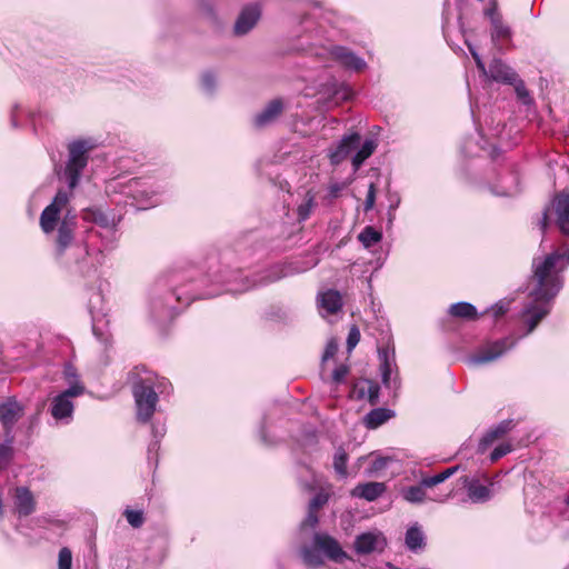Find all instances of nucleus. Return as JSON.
I'll use <instances>...</instances> for the list:
<instances>
[{
  "label": "nucleus",
  "mask_w": 569,
  "mask_h": 569,
  "mask_svg": "<svg viewBox=\"0 0 569 569\" xmlns=\"http://www.w3.org/2000/svg\"><path fill=\"white\" fill-rule=\"evenodd\" d=\"M569 266V249H559L545 259H533L532 288L530 301L522 309V317L528 326L527 335L532 332L538 323L549 315L551 301L562 288L561 272Z\"/></svg>",
  "instance_id": "1"
},
{
  "label": "nucleus",
  "mask_w": 569,
  "mask_h": 569,
  "mask_svg": "<svg viewBox=\"0 0 569 569\" xmlns=\"http://www.w3.org/2000/svg\"><path fill=\"white\" fill-rule=\"evenodd\" d=\"M93 138H80L68 143V159L63 170V179L69 190H59L52 202L44 208L40 216V226L44 233L54 230L61 211L69 203L72 190L79 184L82 171L88 166L89 153L97 148Z\"/></svg>",
  "instance_id": "2"
},
{
  "label": "nucleus",
  "mask_w": 569,
  "mask_h": 569,
  "mask_svg": "<svg viewBox=\"0 0 569 569\" xmlns=\"http://www.w3.org/2000/svg\"><path fill=\"white\" fill-rule=\"evenodd\" d=\"M24 407L16 398H8L0 403V421L4 429V442L0 445V470L4 469L12 456L14 436L12 428L23 416Z\"/></svg>",
  "instance_id": "3"
},
{
  "label": "nucleus",
  "mask_w": 569,
  "mask_h": 569,
  "mask_svg": "<svg viewBox=\"0 0 569 569\" xmlns=\"http://www.w3.org/2000/svg\"><path fill=\"white\" fill-rule=\"evenodd\" d=\"M132 393L137 407V419L149 422L158 403V392L151 378H140L133 383Z\"/></svg>",
  "instance_id": "4"
},
{
  "label": "nucleus",
  "mask_w": 569,
  "mask_h": 569,
  "mask_svg": "<svg viewBox=\"0 0 569 569\" xmlns=\"http://www.w3.org/2000/svg\"><path fill=\"white\" fill-rule=\"evenodd\" d=\"M86 392L83 383L70 386L59 395L54 396L50 401L49 411L57 421L69 423L72 420L74 403L73 398L82 396Z\"/></svg>",
  "instance_id": "5"
},
{
  "label": "nucleus",
  "mask_w": 569,
  "mask_h": 569,
  "mask_svg": "<svg viewBox=\"0 0 569 569\" xmlns=\"http://www.w3.org/2000/svg\"><path fill=\"white\" fill-rule=\"evenodd\" d=\"M457 470H458V467H450L438 475H435L432 477L422 478L418 486H410L402 490L403 499L411 503L423 502L427 498L425 488H431L439 483H442L443 481L449 479L451 476H453Z\"/></svg>",
  "instance_id": "6"
},
{
  "label": "nucleus",
  "mask_w": 569,
  "mask_h": 569,
  "mask_svg": "<svg viewBox=\"0 0 569 569\" xmlns=\"http://www.w3.org/2000/svg\"><path fill=\"white\" fill-rule=\"evenodd\" d=\"M517 339L512 337H506L486 345L482 349L475 355L470 361L473 365H485L499 359L508 350L512 349L517 345Z\"/></svg>",
  "instance_id": "7"
},
{
  "label": "nucleus",
  "mask_w": 569,
  "mask_h": 569,
  "mask_svg": "<svg viewBox=\"0 0 569 569\" xmlns=\"http://www.w3.org/2000/svg\"><path fill=\"white\" fill-rule=\"evenodd\" d=\"M387 546L385 536L378 531H368L358 535L353 541L355 551L358 555L381 552Z\"/></svg>",
  "instance_id": "8"
},
{
  "label": "nucleus",
  "mask_w": 569,
  "mask_h": 569,
  "mask_svg": "<svg viewBox=\"0 0 569 569\" xmlns=\"http://www.w3.org/2000/svg\"><path fill=\"white\" fill-rule=\"evenodd\" d=\"M315 546L325 553L330 560L341 563L346 559H349L348 555L341 548L337 539L328 533L317 532L312 539Z\"/></svg>",
  "instance_id": "9"
},
{
  "label": "nucleus",
  "mask_w": 569,
  "mask_h": 569,
  "mask_svg": "<svg viewBox=\"0 0 569 569\" xmlns=\"http://www.w3.org/2000/svg\"><path fill=\"white\" fill-rule=\"evenodd\" d=\"M289 272L286 270L282 266H274L270 270L267 271L266 276L261 277L259 280H252L250 281L247 277L241 278L242 286L236 287L232 286L230 282L228 284L227 291L232 293H240L249 290L250 288L268 284L270 282L280 280L284 277H287Z\"/></svg>",
  "instance_id": "10"
},
{
  "label": "nucleus",
  "mask_w": 569,
  "mask_h": 569,
  "mask_svg": "<svg viewBox=\"0 0 569 569\" xmlns=\"http://www.w3.org/2000/svg\"><path fill=\"white\" fill-rule=\"evenodd\" d=\"M378 357L380 361L381 380L386 388L397 389L399 387L397 377L391 378L395 363V351L389 348H379Z\"/></svg>",
  "instance_id": "11"
},
{
  "label": "nucleus",
  "mask_w": 569,
  "mask_h": 569,
  "mask_svg": "<svg viewBox=\"0 0 569 569\" xmlns=\"http://www.w3.org/2000/svg\"><path fill=\"white\" fill-rule=\"evenodd\" d=\"M360 139L361 137L357 132L345 136L338 146L329 152L331 164L341 163L360 144Z\"/></svg>",
  "instance_id": "12"
},
{
  "label": "nucleus",
  "mask_w": 569,
  "mask_h": 569,
  "mask_svg": "<svg viewBox=\"0 0 569 569\" xmlns=\"http://www.w3.org/2000/svg\"><path fill=\"white\" fill-rule=\"evenodd\" d=\"M283 102L281 99H273L253 117V126L258 129L272 124L282 113Z\"/></svg>",
  "instance_id": "13"
},
{
  "label": "nucleus",
  "mask_w": 569,
  "mask_h": 569,
  "mask_svg": "<svg viewBox=\"0 0 569 569\" xmlns=\"http://www.w3.org/2000/svg\"><path fill=\"white\" fill-rule=\"evenodd\" d=\"M330 54L337 60L342 67L353 70L361 71L366 68V61L358 57L355 52L346 47H332Z\"/></svg>",
  "instance_id": "14"
},
{
  "label": "nucleus",
  "mask_w": 569,
  "mask_h": 569,
  "mask_svg": "<svg viewBox=\"0 0 569 569\" xmlns=\"http://www.w3.org/2000/svg\"><path fill=\"white\" fill-rule=\"evenodd\" d=\"M77 226L76 216L67 213L58 228V237L56 241L57 253L60 256L71 244L73 233Z\"/></svg>",
  "instance_id": "15"
},
{
  "label": "nucleus",
  "mask_w": 569,
  "mask_h": 569,
  "mask_svg": "<svg viewBox=\"0 0 569 569\" xmlns=\"http://www.w3.org/2000/svg\"><path fill=\"white\" fill-rule=\"evenodd\" d=\"M260 9L257 4L246 7L239 14L233 31L237 36L248 33L258 22L260 18Z\"/></svg>",
  "instance_id": "16"
},
{
  "label": "nucleus",
  "mask_w": 569,
  "mask_h": 569,
  "mask_svg": "<svg viewBox=\"0 0 569 569\" xmlns=\"http://www.w3.org/2000/svg\"><path fill=\"white\" fill-rule=\"evenodd\" d=\"M556 222L565 236H569V193L560 192L557 194L552 202Z\"/></svg>",
  "instance_id": "17"
},
{
  "label": "nucleus",
  "mask_w": 569,
  "mask_h": 569,
  "mask_svg": "<svg viewBox=\"0 0 569 569\" xmlns=\"http://www.w3.org/2000/svg\"><path fill=\"white\" fill-rule=\"evenodd\" d=\"M515 422L511 419L502 420L495 427L490 428L479 442V451L483 452L496 440L501 439L506 433L511 431Z\"/></svg>",
  "instance_id": "18"
},
{
  "label": "nucleus",
  "mask_w": 569,
  "mask_h": 569,
  "mask_svg": "<svg viewBox=\"0 0 569 569\" xmlns=\"http://www.w3.org/2000/svg\"><path fill=\"white\" fill-rule=\"evenodd\" d=\"M317 303L321 313L335 315L342 307V298L339 291L330 289L318 295Z\"/></svg>",
  "instance_id": "19"
},
{
  "label": "nucleus",
  "mask_w": 569,
  "mask_h": 569,
  "mask_svg": "<svg viewBox=\"0 0 569 569\" xmlns=\"http://www.w3.org/2000/svg\"><path fill=\"white\" fill-rule=\"evenodd\" d=\"M485 74L495 81L505 83H515L518 76L509 66L498 59L490 63L489 70Z\"/></svg>",
  "instance_id": "20"
},
{
  "label": "nucleus",
  "mask_w": 569,
  "mask_h": 569,
  "mask_svg": "<svg viewBox=\"0 0 569 569\" xmlns=\"http://www.w3.org/2000/svg\"><path fill=\"white\" fill-rule=\"evenodd\" d=\"M16 510L20 517L31 515L36 508V501L31 491L26 487H18L14 495Z\"/></svg>",
  "instance_id": "21"
},
{
  "label": "nucleus",
  "mask_w": 569,
  "mask_h": 569,
  "mask_svg": "<svg viewBox=\"0 0 569 569\" xmlns=\"http://www.w3.org/2000/svg\"><path fill=\"white\" fill-rule=\"evenodd\" d=\"M386 491V486L382 482H366L356 486L351 496L365 499L367 501L377 500Z\"/></svg>",
  "instance_id": "22"
},
{
  "label": "nucleus",
  "mask_w": 569,
  "mask_h": 569,
  "mask_svg": "<svg viewBox=\"0 0 569 569\" xmlns=\"http://www.w3.org/2000/svg\"><path fill=\"white\" fill-rule=\"evenodd\" d=\"M86 219L91 220L96 224L104 228L107 230H116L120 217H117L114 213L104 212L100 209H92L86 212Z\"/></svg>",
  "instance_id": "23"
},
{
  "label": "nucleus",
  "mask_w": 569,
  "mask_h": 569,
  "mask_svg": "<svg viewBox=\"0 0 569 569\" xmlns=\"http://www.w3.org/2000/svg\"><path fill=\"white\" fill-rule=\"evenodd\" d=\"M395 416V412L387 408H376L369 411L365 418L363 423L368 429H377Z\"/></svg>",
  "instance_id": "24"
},
{
  "label": "nucleus",
  "mask_w": 569,
  "mask_h": 569,
  "mask_svg": "<svg viewBox=\"0 0 569 569\" xmlns=\"http://www.w3.org/2000/svg\"><path fill=\"white\" fill-rule=\"evenodd\" d=\"M405 541L410 551L417 552L425 548L426 537L418 523L408 528Z\"/></svg>",
  "instance_id": "25"
},
{
  "label": "nucleus",
  "mask_w": 569,
  "mask_h": 569,
  "mask_svg": "<svg viewBox=\"0 0 569 569\" xmlns=\"http://www.w3.org/2000/svg\"><path fill=\"white\" fill-rule=\"evenodd\" d=\"M449 315L455 318L466 319V320H475L478 317L477 309L473 305L469 302H457L450 306Z\"/></svg>",
  "instance_id": "26"
},
{
  "label": "nucleus",
  "mask_w": 569,
  "mask_h": 569,
  "mask_svg": "<svg viewBox=\"0 0 569 569\" xmlns=\"http://www.w3.org/2000/svg\"><path fill=\"white\" fill-rule=\"evenodd\" d=\"M377 143L373 139H366L352 158V166L358 170L361 164L375 152Z\"/></svg>",
  "instance_id": "27"
},
{
  "label": "nucleus",
  "mask_w": 569,
  "mask_h": 569,
  "mask_svg": "<svg viewBox=\"0 0 569 569\" xmlns=\"http://www.w3.org/2000/svg\"><path fill=\"white\" fill-rule=\"evenodd\" d=\"M302 561L308 567L317 568L323 565V559L320 555V550L315 546H305L300 550Z\"/></svg>",
  "instance_id": "28"
},
{
  "label": "nucleus",
  "mask_w": 569,
  "mask_h": 569,
  "mask_svg": "<svg viewBox=\"0 0 569 569\" xmlns=\"http://www.w3.org/2000/svg\"><path fill=\"white\" fill-rule=\"evenodd\" d=\"M511 38V29L507 26L502 18H495L491 23V40L495 44Z\"/></svg>",
  "instance_id": "29"
},
{
  "label": "nucleus",
  "mask_w": 569,
  "mask_h": 569,
  "mask_svg": "<svg viewBox=\"0 0 569 569\" xmlns=\"http://www.w3.org/2000/svg\"><path fill=\"white\" fill-rule=\"evenodd\" d=\"M133 198L137 200L138 207L142 210L154 207L159 203L157 193L148 191L147 189H136Z\"/></svg>",
  "instance_id": "30"
},
{
  "label": "nucleus",
  "mask_w": 569,
  "mask_h": 569,
  "mask_svg": "<svg viewBox=\"0 0 569 569\" xmlns=\"http://www.w3.org/2000/svg\"><path fill=\"white\" fill-rule=\"evenodd\" d=\"M468 496L473 502H486L491 498L489 487L472 481L468 486Z\"/></svg>",
  "instance_id": "31"
},
{
  "label": "nucleus",
  "mask_w": 569,
  "mask_h": 569,
  "mask_svg": "<svg viewBox=\"0 0 569 569\" xmlns=\"http://www.w3.org/2000/svg\"><path fill=\"white\" fill-rule=\"evenodd\" d=\"M381 238L382 233L370 226L363 228V230L358 236L359 241L363 244L365 248H370L371 246L378 243Z\"/></svg>",
  "instance_id": "32"
},
{
  "label": "nucleus",
  "mask_w": 569,
  "mask_h": 569,
  "mask_svg": "<svg viewBox=\"0 0 569 569\" xmlns=\"http://www.w3.org/2000/svg\"><path fill=\"white\" fill-rule=\"evenodd\" d=\"M90 312L92 316V331L93 335L102 342V343H109L110 342V336L103 331L102 328V319H100L99 313H94L92 310V307H90Z\"/></svg>",
  "instance_id": "33"
},
{
  "label": "nucleus",
  "mask_w": 569,
  "mask_h": 569,
  "mask_svg": "<svg viewBox=\"0 0 569 569\" xmlns=\"http://www.w3.org/2000/svg\"><path fill=\"white\" fill-rule=\"evenodd\" d=\"M347 452L342 448H339L333 457V468L336 472L342 478L347 477Z\"/></svg>",
  "instance_id": "34"
},
{
  "label": "nucleus",
  "mask_w": 569,
  "mask_h": 569,
  "mask_svg": "<svg viewBox=\"0 0 569 569\" xmlns=\"http://www.w3.org/2000/svg\"><path fill=\"white\" fill-rule=\"evenodd\" d=\"M313 206H315L313 196L307 193L306 199L297 208L298 220L299 221L307 220L311 213Z\"/></svg>",
  "instance_id": "35"
},
{
  "label": "nucleus",
  "mask_w": 569,
  "mask_h": 569,
  "mask_svg": "<svg viewBox=\"0 0 569 569\" xmlns=\"http://www.w3.org/2000/svg\"><path fill=\"white\" fill-rule=\"evenodd\" d=\"M366 385H367V391H365L363 388L360 389V396L361 397H365L367 396L369 402L371 405H376L378 402V399H379V386L378 383L371 381V380H366Z\"/></svg>",
  "instance_id": "36"
},
{
  "label": "nucleus",
  "mask_w": 569,
  "mask_h": 569,
  "mask_svg": "<svg viewBox=\"0 0 569 569\" xmlns=\"http://www.w3.org/2000/svg\"><path fill=\"white\" fill-rule=\"evenodd\" d=\"M123 515L131 527H142L144 522V516L142 510L126 509Z\"/></svg>",
  "instance_id": "37"
},
{
  "label": "nucleus",
  "mask_w": 569,
  "mask_h": 569,
  "mask_svg": "<svg viewBox=\"0 0 569 569\" xmlns=\"http://www.w3.org/2000/svg\"><path fill=\"white\" fill-rule=\"evenodd\" d=\"M351 96V90L345 86L339 83H332V99L336 101L348 100Z\"/></svg>",
  "instance_id": "38"
},
{
  "label": "nucleus",
  "mask_w": 569,
  "mask_h": 569,
  "mask_svg": "<svg viewBox=\"0 0 569 569\" xmlns=\"http://www.w3.org/2000/svg\"><path fill=\"white\" fill-rule=\"evenodd\" d=\"M72 566V553L70 549L63 547L59 551L58 569H71Z\"/></svg>",
  "instance_id": "39"
},
{
  "label": "nucleus",
  "mask_w": 569,
  "mask_h": 569,
  "mask_svg": "<svg viewBox=\"0 0 569 569\" xmlns=\"http://www.w3.org/2000/svg\"><path fill=\"white\" fill-rule=\"evenodd\" d=\"M329 500V493L321 490L319 491L309 502V509L318 511L322 508Z\"/></svg>",
  "instance_id": "40"
},
{
  "label": "nucleus",
  "mask_w": 569,
  "mask_h": 569,
  "mask_svg": "<svg viewBox=\"0 0 569 569\" xmlns=\"http://www.w3.org/2000/svg\"><path fill=\"white\" fill-rule=\"evenodd\" d=\"M216 77L212 72L207 71L201 76V87L207 93H212L216 89Z\"/></svg>",
  "instance_id": "41"
},
{
  "label": "nucleus",
  "mask_w": 569,
  "mask_h": 569,
  "mask_svg": "<svg viewBox=\"0 0 569 569\" xmlns=\"http://www.w3.org/2000/svg\"><path fill=\"white\" fill-rule=\"evenodd\" d=\"M515 86V90L519 100L525 104H529L531 102V98L529 91L526 89L522 80L517 78L516 82L512 83Z\"/></svg>",
  "instance_id": "42"
},
{
  "label": "nucleus",
  "mask_w": 569,
  "mask_h": 569,
  "mask_svg": "<svg viewBox=\"0 0 569 569\" xmlns=\"http://www.w3.org/2000/svg\"><path fill=\"white\" fill-rule=\"evenodd\" d=\"M512 451V446L510 443H501L496 447L490 453V461L496 462L507 453Z\"/></svg>",
  "instance_id": "43"
},
{
  "label": "nucleus",
  "mask_w": 569,
  "mask_h": 569,
  "mask_svg": "<svg viewBox=\"0 0 569 569\" xmlns=\"http://www.w3.org/2000/svg\"><path fill=\"white\" fill-rule=\"evenodd\" d=\"M64 378L70 386H74L76 383H82L79 379V375L77 369L72 365H66L63 370Z\"/></svg>",
  "instance_id": "44"
},
{
  "label": "nucleus",
  "mask_w": 569,
  "mask_h": 569,
  "mask_svg": "<svg viewBox=\"0 0 569 569\" xmlns=\"http://www.w3.org/2000/svg\"><path fill=\"white\" fill-rule=\"evenodd\" d=\"M360 341V331L358 327L352 326L349 330L348 338H347V349L348 351H351L355 349V347Z\"/></svg>",
  "instance_id": "45"
},
{
  "label": "nucleus",
  "mask_w": 569,
  "mask_h": 569,
  "mask_svg": "<svg viewBox=\"0 0 569 569\" xmlns=\"http://www.w3.org/2000/svg\"><path fill=\"white\" fill-rule=\"evenodd\" d=\"M146 378H151L154 383V390L159 393L166 392L167 388L171 387L170 382L164 378H158L154 375H149Z\"/></svg>",
  "instance_id": "46"
},
{
  "label": "nucleus",
  "mask_w": 569,
  "mask_h": 569,
  "mask_svg": "<svg viewBox=\"0 0 569 569\" xmlns=\"http://www.w3.org/2000/svg\"><path fill=\"white\" fill-rule=\"evenodd\" d=\"M376 193H377V190H376L375 183H370L369 188H368L366 201H365V211H369L375 207Z\"/></svg>",
  "instance_id": "47"
},
{
  "label": "nucleus",
  "mask_w": 569,
  "mask_h": 569,
  "mask_svg": "<svg viewBox=\"0 0 569 569\" xmlns=\"http://www.w3.org/2000/svg\"><path fill=\"white\" fill-rule=\"evenodd\" d=\"M318 521H319V519L317 516V511L308 508V513H307L306 519L301 523V528L302 529H306V528L313 529L318 525Z\"/></svg>",
  "instance_id": "48"
},
{
  "label": "nucleus",
  "mask_w": 569,
  "mask_h": 569,
  "mask_svg": "<svg viewBox=\"0 0 569 569\" xmlns=\"http://www.w3.org/2000/svg\"><path fill=\"white\" fill-rule=\"evenodd\" d=\"M338 351V345L335 340H330L327 346H326V349H325V352H323V356H322V360L326 361L330 358H332Z\"/></svg>",
  "instance_id": "49"
},
{
  "label": "nucleus",
  "mask_w": 569,
  "mask_h": 569,
  "mask_svg": "<svg viewBox=\"0 0 569 569\" xmlns=\"http://www.w3.org/2000/svg\"><path fill=\"white\" fill-rule=\"evenodd\" d=\"M485 16L489 18L490 23L495 21V18H502L498 12L497 2L492 1L490 6L485 10Z\"/></svg>",
  "instance_id": "50"
},
{
  "label": "nucleus",
  "mask_w": 569,
  "mask_h": 569,
  "mask_svg": "<svg viewBox=\"0 0 569 569\" xmlns=\"http://www.w3.org/2000/svg\"><path fill=\"white\" fill-rule=\"evenodd\" d=\"M348 373V368L346 366L337 367L332 372V379L335 382H341Z\"/></svg>",
  "instance_id": "51"
},
{
  "label": "nucleus",
  "mask_w": 569,
  "mask_h": 569,
  "mask_svg": "<svg viewBox=\"0 0 569 569\" xmlns=\"http://www.w3.org/2000/svg\"><path fill=\"white\" fill-rule=\"evenodd\" d=\"M468 48L470 50V53L472 56V58L475 59V62L477 64V68L482 72V73H487V69H486V66L481 59V57L479 56V53L470 46L468 44Z\"/></svg>",
  "instance_id": "52"
},
{
  "label": "nucleus",
  "mask_w": 569,
  "mask_h": 569,
  "mask_svg": "<svg viewBox=\"0 0 569 569\" xmlns=\"http://www.w3.org/2000/svg\"><path fill=\"white\" fill-rule=\"evenodd\" d=\"M152 309L154 311V317H157L159 319H164L167 317L173 316L171 309H169L168 311L161 310L160 307L158 306V302H152Z\"/></svg>",
  "instance_id": "53"
},
{
  "label": "nucleus",
  "mask_w": 569,
  "mask_h": 569,
  "mask_svg": "<svg viewBox=\"0 0 569 569\" xmlns=\"http://www.w3.org/2000/svg\"><path fill=\"white\" fill-rule=\"evenodd\" d=\"M388 459L386 458H377L372 462V467L370 469V472L378 471L383 469L387 466Z\"/></svg>",
  "instance_id": "54"
},
{
  "label": "nucleus",
  "mask_w": 569,
  "mask_h": 569,
  "mask_svg": "<svg viewBox=\"0 0 569 569\" xmlns=\"http://www.w3.org/2000/svg\"><path fill=\"white\" fill-rule=\"evenodd\" d=\"M539 223H540L541 230L545 231L549 224V217H548L547 211L543 212Z\"/></svg>",
  "instance_id": "55"
},
{
  "label": "nucleus",
  "mask_w": 569,
  "mask_h": 569,
  "mask_svg": "<svg viewBox=\"0 0 569 569\" xmlns=\"http://www.w3.org/2000/svg\"><path fill=\"white\" fill-rule=\"evenodd\" d=\"M182 295H183V292H180V291L171 292V293L168 295L167 300L171 299V298H174L177 301H181L182 300Z\"/></svg>",
  "instance_id": "56"
},
{
  "label": "nucleus",
  "mask_w": 569,
  "mask_h": 569,
  "mask_svg": "<svg viewBox=\"0 0 569 569\" xmlns=\"http://www.w3.org/2000/svg\"><path fill=\"white\" fill-rule=\"evenodd\" d=\"M495 317L501 316L506 312V309L502 306H496L492 308Z\"/></svg>",
  "instance_id": "57"
},
{
  "label": "nucleus",
  "mask_w": 569,
  "mask_h": 569,
  "mask_svg": "<svg viewBox=\"0 0 569 569\" xmlns=\"http://www.w3.org/2000/svg\"><path fill=\"white\" fill-rule=\"evenodd\" d=\"M18 106H14L12 111H11V123L13 127H17V110H18Z\"/></svg>",
  "instance_id": "58"
},
{
  "label": "nucleus",
  "mask_w": 569,
  "mask_h": 569,
  "mask_svg": "<svg viewBox=\"0 0 569 569\" xmlns=\"http://www.w3.org/2000/svg\"><path fill=\"white\" fill-rule=\"evenodd\" d=\"M518 192V190H505L500 194L502 196H513Z\"/></svg>",
  "instance_id": "59"
},
{
  "label": "nucleus",
  "mask_w": 569,
  "mask_h": 569,
  "mask_svg": "<svg viewBox=\"0 0 569 569\" xmlns=\"http://www.w3.org/2000/svg\"><path fill=\"white\" fill-rule=\"evenodd\" d=\"M260 438H261L262 442L268 443V441H267V439H266V435H264V430H263V428H262V429H261V431H260Z\"/></svg>",
  "instance_id": "60"
},
{
  "label": "nucleus",
  "mask_w": 569,
  "mask_h": 569,
  "mask_svg": "<svg viewBox=\"0 0 569 569\" xmlns=\"http://www.w3.org/2000/svg\"><path fill=\"white\" fill-rule=\"evenodd\" d=\"M566 503L569 506V496L566 498Z\"/></svg>",
  "instance_id": "61"
}]
</instances>
